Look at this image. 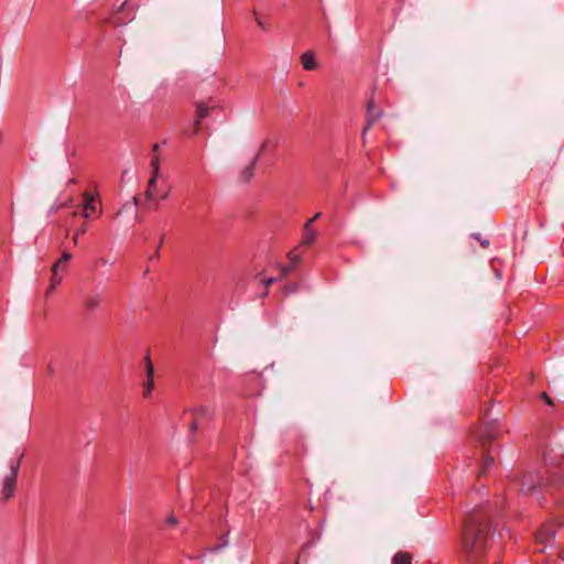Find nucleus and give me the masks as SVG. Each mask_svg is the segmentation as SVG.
Here are the masks:
<instances>
[{"label":"nucleus","instance_id":"nucleus-15","mask_svg":"<svg viewBox=\"0 0 564 564\" xmlns=\"http://www.w3.org/2000/svg\"><path fill=\"white\" fill-rule=\"evenodd\" d=\"M316 238V232L312 228H308V226H304V236L301 240V245L303 246H311Z\"/></svg>","mask_w":564,"mask_h":564},{"label":"nucleus","instance_id":"nucleus-1","mask_svg":"<svg viewBox=\"0 0 564 564\" xmlns=\"http://www.w3.org/2000/svg\"><path fill=\"white\" fill-rule=\"evenodd\" d=\"M490 538V524L478 514H469L462 534V552L467 562H479L487 550Z\"/></svg>","mask_w":564,"mask_h":564},{"label":"nucleus","instance_id":"nucleus-34","mask_svg":"<svg viewBox=\"0 0 564 564\" xmlns=\"http://www.w3.org/2000/svg\"><path fill=\"white\" fill-rule=\"evenodd\" d=\"M132 202H133V204L137 206V205L139 204V197H138V196H134V197L132 198Z\"/></svg>","mask_w":564,"mask_h":564},{"label":"nucleus","instance_id":"nucleus-6","mask_svg":"<svg viewBox=\"0 0 564 564\" xmlns=\"http://www.w3.org/2000/svg\"><path fill=\"white\" fill-rule=\"evenodd\" d=\"M145 371L148 380L144 383L143 395L148 398L150 397L154 387V367L149 356L145 357Z\"/></svg>","mask_w":564,"mask_h":564},{"label":"nucleus","instance_id":"nucleus-11","mask_svg":"<svg viewBox=\"0 0 564 564\" xmlns=\"http://www.w3.org/2000/svg\"><path fill=\"white\" fill-rule=\"evenodd\" d=\"M160 177V171H158L156 174H154V170H151V177L148 182V188L145 191V197L149 200H153L155 198V186L156 181Z\"/></svg>","mask_w":564,"mask_h":564},{"label":"nucleus","instance_id":"nucleus-38","mask_svg":"<svg viewBox=\"0 0 564 564\" xmlns=\"http://www.w3.org/2000/svg\"><path fill=\"white\" fill-rule=\"evenodd\" d=\"M54 289H51V285L48 286L46 293L50 294Z\"/></svg>","mask_w":564,"mask_h":564},{"label":"nucleus","instance_id":"nucleus-22","mask_svg":"<svg viewBox=\"0 0 564 564\" xmlns=\"http://www.w3.org/2000/svg\"><path fill=\"white\" fill-rule=\"evenodd\" d=\"M66 271V263L59 262V259L53 264L52 272Z\"/></svg>","mask_w":564,"mask_h":564},{"label":"nucleus","instance_id":"nucleus-35","mask_svg":"<svg viewBox=\"0 0 564 564\" xmlns=\"http://www.w3.org/2000/svg\"><path fill=\"white\" fill-rule=\"evenodd\" d=\"M257 23H258V25H259V26H261V28H263V26H264V25H263V23H262V21H261L260 19H257Z\"/></svg>","mask_w":564,"mask_h":564},{"label":"nucleus","instance_id":"nucleus-12","mask_svg":"<svg viewBox=\"0 0 564 564\" xmlns=\"http://www.w3.org/2000/svg\"><path fill=\"white\" fill-rule=\"evenodd\" d=\"M259 159H260V154H257L254 156V159L252 160V162L241 171L240 180L243 183H248L253 177V175H254V166H256V164H257Z\"/></svg>","mask_w":564,"mask_h":564},{"label":"nucleus","instance_id":"nucleus-9","mask_svg":"<svg viewBox=\"0 0 564 564\" xmlns=\"http://www.w3.org/2000/svg\"><path fill=\"white\" fill-rule=\"evenodd\" d=\"M212 109H213V107H208L204 102L197 104V119L194 123V133H198V130L200 127V120L206 118L209 115V111Z\"/></svg>","mask_w":564,"mask_h":564},{"label":"nucleus","instance_id":"nucleus-21","mask_svg":"<svg viewBox=\"0 0 564 564\" xmlns=\"http://www.w3.org/2000/svg\"><path fill=\"white\" fill-rule=\"evenodd\" d=\"M62 281V276L58 275L57 272H52L51 276V289H54L56 285H58Z\"/></svg>","mask_w":564,"mask_h":564},{"label":"nucleus","instance_id":"nucleus-19","mask_svg":"<svg viewBox=\"0 0 564 564\" xmlns=\"http://www.w3.org/2000/svg\"><path fill=\"white\" fill-rule=\"evenodd\" d=\"M488 453L484 457L481 474H486L494 465L495 458L491 455V448H487Z\"/></svg>","mask_w":564,"mask_h":564},{"label":"nucleus","instance_id":"nucleus-36","mask_svg":"<svg viewBox=\"0 0 564 564\" xmlns=\"http://www.w3.org/2000/svg\"><path fill=\"white\" fill-rule=\"evenodd\" d=\"M473 237H474L475 239L480 240V238H479V234H474V235H473Z\"/></svg>","mask_w":564,"mask_h":564},{"label":"nucleus","instance_id":"nucleus-18","mask_svg":"<svg viewBox=\"0 0 564 564\" xmlns=\"http://www.w3.org/2000/svg\"><path fill=\"white\" fill-rule=\"evenodd\" d=\"M392 564H412V556L406 552H398L392 558Z\"/></svg>","mask_w":564,"mask_h":564},{"label":"nucleus","instance_id":"nucleus-2","mask_svg":"<svg viewBox=\"0 0 564 564\" xmlns=\"http://www.w3.org/2000/svg\"><path fill=\"white\" fill-rule=\"evenodd\" d=\"M20 464L21 458L10 466V473L2 480L1 496L3 500H9L14 495Z\"/></svg>","mask_w":564,"mask_h":564},{"label":"nucleus","instance_id":"nucleus-23","mask_svg":"<svg viewBox=\"0 0 564 564\" xmlns=\"http://www.w3.org/2000/svg\"><path fill=\"white\" fill-rule=\"evenodd\" d=\"M87 230V226L86 225H83L80 226V228L75 232L74 237H73V241L74 243L76 245L78 242V236L82 235V234H85Z\"/></svg>","mask_w":564,"mask_h":564},{"label":"nucleus","instance_id":"nucleus-29","mask_svg":"<svg viewBox=\"0 0 564 564\" xmlns=\"http://www.w3.org/2000/svg\"><path fill=\"white\" fill-rule=\"evenodd\" d=\"M166 521H167V523L170 525H176L177 524V519L173 514L170 516Z\"/></svg>","mask_w":564,"mask_h":564},{"label":"nucleus","instance_id":"nucleus-17","mask_svg":"<svg viewBox=\"0 0 564 564\" xmlns=\"http://www.w3.org/2000/svg\"><path fill=\"white\" fill-rule=\"evenodd\" d=\"M100 303H101V300H100L99 295H88V296H86L85 302H84L85 307L89 311H94V310L98 308Z\"/></svg>","mask_w":564,"mask_h":564},{"label":"nucleus","instance_id":"nucleus-24","mask_svg":"<svg viewBox=\"0 0 564 564\" xmlns=\"http://www.w3.org/2000/svg\"><path fill=\"white\" fill-rule=\"evenodd\" d=\"M321 217V213L315 214L311 219H308L304 226H308L312 228L313 223H315Z\"/></svg>","mask_w":564,"mask_h":564},{"label":"nucleus","instance_id":"nucleus-5","mask_svg":"<svg viewBox=\"0 0 564 564\" xmlns=\"http://www.w3.org/2000/svg\"><path fill=\"white\" fill-rule=\"evenodd\" d=\"M83 216L89 218L93 213L97 209V195L89 192L83 193Z\"/></svg>","mask_w":564,"mask_h":564},{"label":"nucleus","instance_id":"nucleus-27","mask_svg":"<svg viewBox=\"0 0 564 564\" xmlns=\"http://www.w3.org/2000/svg\"><path fill=\"white\" fill-rule=\"evenodd\" d=\"M198 429V420L193 419V422L189 424V430L192 433H195Z\"/></svg>","mask_w":564,"mask_h":564},{"label":"nucleus","instance_id":"nucleus-33","mask_svg":"<svg viewBox=\"0 0 564 564\" xmlns=\"http://www.w3.org/2000/svg\"><path fill=\"white\" fill-rule=\"evenodd\" d=\"M265 147H267V143L264 142L261 147V150L259 151L258 154H260V156L262 155V152L265 150Z\"/></svg>","mask_w":564,"mask_h":564},{"label":"nucleus","instance_id":"nucleus-25","mask_svg":"<svg viewBox=\"0 0 564 564\" xmlns=\"http://www.w3.org/2000/svg\"><path fill=\"white\" fill-rule=\"evenodd\" d=\"M72 259V254L67 251L63 252L62 257L59 258V262H64L67 264V262Z\"/></svg>","mask_w":564,"mask_h":564},{"label":"nucleus","instance_id":"nucleus-4","mask_svg":"<svg viewBox=\"0 0 564 564\" xmlns=\"http://www.w3.org/2000/svg\"><path fill=\"white\" fill-rule=\"evenodd\" d=\"M381 116H382V110L377 109L375 101L370 100L368 102V107H367V116H366L367 124L362 131V139H365L367 131L370 129V127L372 124H375L381 118Z\"/></svg>","mask_w":564,"mask_h":564},{"label":"nucleus","instance_id":"nucleus-3","mask_svg":"<svg viewBox=\"0 0 564 564\" xmlns=\"http://www.w3.org/2000/svg\"><path fill=\"white\" fill-rule=\"evenodd\" d=\"M544 484L541 482L540 476L534 473L525 474L521 479L520 490L525 495H531L538 487H543Z\"/></svg>","mask_w":564,"mask_h":564},{"label":"nucleus","instance_id":"nucleus-16","mask_svg":"<svg viewBox=\"0 0 564 564\" xmlns=\"http://www.w3.org/2000/svg\"><path fill=\"white\" fill-rule=\"evenodd\" d=\"M159 151H160V144L159 143H154L152 145V152H153V158L151 160V170H154V174L158 173V171H160V158H159Z\"/></svg>","mask_w":564,"mask_h":564},{"label":"nucleus","instance_id":"nucleus-31","mask_svg":"<svg viewBox=\"0 0 564 564\" xmlns=\"http://www.w3.org/2000/svg\"><path fill=\"white\" fill-rule=\"evenodd\" d=\"M97 263L102 264V265H106V264H108V260H107L106 258H100V259L97 261Z\"/></svg>","mask_w":564,"mask_h":564},{"label":"nucleus","instance_id":"nucleus-28","mask_svg":"<svg viewBox=\"0 0 564 564\" xmlns=\"http://www.w3.org/2000/svg\"><path fill=\"white\" fill-rule=\"evenodd\" d=\"M275 281H278L276 278H270V279H267V280H263V284L264 286L268 289L270 285H272Z\"/></svg>","mask_w":564,"mask_h":564},{"label":"nucleus","instance_id":"nucleus-14","mask_svg":"<svg viewBox=\"0 0 564 564\" xmlns=\"http://www.w3.org/2000/svg\"><path fill=\"white\" fill-rule=\"evenodd\" d=\"M289 260L292 262V267H281L282 276H286L293 269H295L302 261L301 257L295 254L293 251L288 254Z\"/></svg>","mask_w":564,"mask_h":564},{"label":"nucleus","instance_id":"nucleus-30","mask_svg":"<svg viewBox=\"0 0 564 564\" xmlns=\"http://www.w3.org/2000/svg\"><path fill=\"white\" fill-rule=\"evenodd\" d=\"M558 457L563 458V454L561 453L560 455L557 454H554L550 459L551 462L553 463H557L558 462Z\"/></svg>","mask_w":564,"mask_h":564},{"label":"nucleus","instance_id":"nucleus-10","mask_svg":"<svg viewBox=\"0 0 564 564\" xmlns=\"http://www.w3.org/2000/svg\"><path fill=\"white\" fill-rule=\"evenodd\" d=\"M301 63L306 70H313L317 67L315 54L312 51H306L301 56Z\"/></svg>","mask_w":564,"mask_h":564},{"label":"nucleus","instance_id":"nucleus-32","mask_svg":"<svg viewBox=\"0 0 564 564\" xmlns=\"http://www.w3.org/2000/svg\"><path fill=\"white\" fill-rule=\"evenodd\" d=\"M480 245L484 247V248H487L489 246V240L487 239H482L480 240Z\"/></svg>","mask_w":564,"mask_h":564},{"label":"nucleus","instance_id":"nucleus-20","mask_svg":"<svg viewBox=\"0 0 564 564\" xmlns=\"http://www.w3.org/2000/svg\"><path fill=\"white\" fill-rule=\"evenodd\" d=\"M297 291V284L296 283H290L283 288V292L285 295L293 294Z\"/></svg>","mask_w":564,"mask_h":564},{"label":"nucleus","instance_id":"nucleus-37","mask_svg":"<svg viewBox=\"0 0 564 564\" xmlns=\"http://www.w3.org/2000/svg\"><path fill=\"white\" fill-rule=\"evenodd\" d=\"M218 549H219L218 546H214V547L210 549V551L212 552H216V551H218Z\"/></svg>","mask_w":564,"mask_h":564},{"label":"nucleus","instance_id":"nucleus-7","mask_svg":"<svg viewBox=\"0 0 564 564\" xmlns=\"http://www.w3.org/2000/svg\"><path fill=\"white\" fill-rule=\"evenodd\" d=\"M554 535V530L550 524H543L535 533L538 543L545 545Z\"/></svg>","mask_w":564,"mask_h":564},{"label":"nucleus","instance_id":"nucleus-13","mask_svg":"<svg viewBox=\"0 0 564 564\" xmlns=\"http://www.w3.org/2000/svg\"><path fill=\"white\" fill-rule=\"evenodd\" d=\"M496 437L497 434L492 424H486L479 435V440L484 448H486L487 441L494 440Z\"/></svg>","mask_w":564,"mask_h":564},{"label":"nucleus","instance_id":"nucleus-39","mask_svg":"<svg viewBox=\"0 0 564 564\" xmlns=\"http://www.w3.org/2000/svg\"><path fill=\"white\" fill-rule=\"evenodd\" d=\"M167 197L166 193H163L162 198L165 199Z\"/></svg>","mask_w":564,"mask_h":564},{"label":"nucleus","instance_id":"nucleus-8","mask_svg":"<svg viewBox=\"0 0 564 564\" xmlns=\"http://www.w3.org/2000/svg\"><path fill=\"white\" fill-rule=\"evenodd\" d=\"M186 412L191 413L193 419L203 420V419H212V410L206 405H197L186 410Z\"/></svg>","mask_w":564,"mask_h":564},{"label":"nucleus","instance_id":"nucleus-26","mask_svg":"<svg viewBox=\"0 0 564 564\" xmlns=\"http://www.w3.org/2000/svg\"><path fill=\"white\" fill-rule=\"evenodd\" d=\"M541 398L545 401L546 404L549 405H553V400L549 397V394L546 392H543L541 394Z\"/></svg>","mask_w":564,"mask_h":564}]
</instances>
